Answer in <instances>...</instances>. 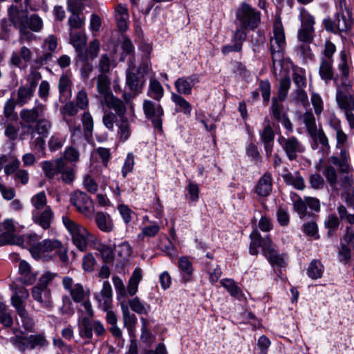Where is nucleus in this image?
<instances>
[{
    "instance_id": "obj_20",
    "label": "nucleus",
    "mask_w": 354,
    "mask_h": 354,
    "mask_svg": "<svg viewBox=\"0 0 354 354\" xmlns=\"http://www.w3.org/2000/svg\"><path fill=\"white\" fill-rule=\"evenodd\" d=\"M94 297L103 310L112 308V288L108 281H104L102 289L99 293L95 294Z\"/></svg>"
},
{
    "instance_id": "obj_15",
    "label": "nucleus",
    "mask_w": 354,
    "mask_h": 354,
    "mask_svg": "<svg viewBox=\"0 0 354 354\" xmlns=\"http://www.w3.org/2000/svg\"><path fill=\"white\" fill-rule=\"evenodd\" d=\"M199 81L198 75L192 74L189 76L178 78L174 83V86L179 94L188 95L192 93V88L198 84Z\"/></svg>"
},
{
    "instance_id": "obj_36",
    "label": "nucleus",
    "mask_w": 354,
    "mask_h": 354,
    "mask_svg": "<svg viewBox=\"0 0 354 354\" xmlns=\"http://www.w3.org/2000/svg\"><path fill=\"white\" fill-rule=\"evenodd\" d=\"M28 297V290L23 287L19 288L15 294L13 295L11 297L12 304L15 308V309H19V308H25L24 302Z\"/></svg>"
},
{
    "instance_id": "obj_22",
    "label": "nucleus",
    "mask_w": 354,
    "mask_h": 354,
    "mask_svg": "<svg viewBox=\"0 0 354 354\" xmlns=\"http://www.w3.org/2000/svg\"><path fill=\"white\" fill-rule=\"evenodd\" d=\"M32 53L30 49L24 46L19 49V53L13 52L11 55L10 63L12 66L22 68L26 66V64L32 59Z\"/></svg>"
},
{
    "instance_id": "obj_11",
    "label": "nucleus",
    "mask_w": 354,
    "mask_h": 354,
    "mask_svg": "<svg viewBox=\"0 0 354 354\" xmlns=\"http://www.w3.org/2000/svg\"><path fill=\"white\" fill-rule=\"evenodd\" d=\"M270 111L273 119L278 122H281L286 129L288 134L293 132L292 123L284 110L283 102L279 101V99H277L276 97H272Z\"/></svg>"
},
{
    "instance_id": "obj_18",
    "label": "nucleus",
    "mask_w": 354,
    "mask_h": 354,
    "mask_svg": "<svg viewBox=\"0 0 354 354\" xmlns=\"http://www.w3.org/2000/svg\"><path fill=\"white\" fill-rule=\"evenodd\" d=\"M32 297L41 306L46 309H51L53 307L51 291L50 289H44L38 287L32 288Z\"/></svg>"
},
{
    "instance_id": "obj_51",
    "label": "nucleus",
    "mask_w": 354,
    "mask_h": 354,
    "mask_svg": "<svg viewBox=\"0 0 354 354\" xmlns=\"http://www.w3.org/2000/svg\"><path fill=\"white\" fill-rule=\"evenodd\" d=\"M57 276V273L49 271L44 272L39 279V281L34 287H38L44 289H50L48 286L52 283L53 279Z\"/></svg>"
},
{
    "instance_id": "obj_21",
    "label": "nucleus",
    "mask_w": 354,
    "mask_h": 354,
    "mask_svg": "<svg viewBox=\"0 0 354 354\" xmlns=\"http://www.w3.org/2000/svg\"><path fill=\"white\" fill-rule=\"evenodd\" d=\"M272 190V177L269 171H266L259 179L254 187V192L259 196L267 197Z\"/></svg>"
},
{
    "instance_id": "obj_47",
    "label": "nucleus",
    "mask_w": 354,
    "mask_h": 354,
    "mask_svg": "<svg viewBox=\"0 0 354 354\" xmlns=\"http://www.w3.org/2000/svg\"><path fill=\"white\" fill-rule=\"evenodd\" d=\"M122 311L124 326H126L129 330H131L135 327L137 322L136 315L131 313L128 306L123 304H122Z\"/></svg>"
},
{
    "instance_id": "obj_4",
    "label": "nucleus",
    "mask_w": 354,
    "mask_h": 354,
    "mask_svg": "<svg viewBox=\"0 0 354 354\" xmlns=\"http://www.w3.org/2000/svg\"><path fill=\"white\" fill-rule=\"evenodd\" d=\"M351 85L343 84L336 93V102L339 109L344 113L351 129H354V95L350 91Z\"/></svg>"
},
{
    "instance_id": "obj_53",
    "label": "nucleus",
    "mask_w": 354,
    "mask_h": 354,
    "mask_svg": "<svg viewBox=\"0 0 354 354\" xmlns=\"http://www.w3.org/2000/svg\"><path fill=\"white\" fill-rule=\"evenodd\" d=\"M290 87V79L288 77L282 78L280 81V86L278 90L277 97H275L279 99V101L283 102L287 97Z\"/></svg>"
},
{
    "instance_id": "obj_23",
    "label": "nucleus",
    "mask_w": 354,
    "mask_h": 354,
    "mask_svg": "<svg viewBox=\"0 0 354 354\" xmlns=\"http://www.w3.org/2000/svg\"><path fill=\"white\" fill-rule=\"evenodd\" d=\"M259 135L260 139L264 146L266 156L267 158H269L272 155L274 147V130L272 127L269 124H268L264 127L262 131H260Z\"/></svg>"
},
{
    "instance_id": "obj_49",
    "label": "nucleus",
    "mask_w": 354,
    "mask_h": 354,
    "mask_svg": "<svg viewBox=\"0 0 354 354\" xmlns=\"http://www.w3.org/2000/svg\"><path fill=\"white\" fill-rule=\"evenodd\" d=\"M31 203L34 207L33 210L39 211L44 209L46 207H50L47 205V198L44 192H40L34 195L31 198Z\"/></svg>"
},
{
    "instance_id": "obj_33",
    "label": "nucleus",
    "mask_w": 354,
    "mask_h": 354,
    "mask_svg": "<svg viewBox=\"0 0 354 354\" xmlns=\"http://www.w3.org/2000/svg\"><path fill=\"white\" fill-rule=\"evenodd\" d=\"M333 60L321 58V64L319 69V73L322 80L326 82L333 79Z\"/></svg>"
},
{
    "instance_id": "obj_42",
    "label": "nucleus",
    "mask_w": 354,
    "mask_h": 354,
    "mask_svg": "<svg viewBox=\"0 0 354 354\" xmlns=\"http://www.w3.org/2000/svg\"><path fill=\"white\" fill-rule=\"evenodd\" d=\"M171 100L178 107V109L176 110L177 111H181L187 115L191 114L192 106L184 97L178 94L173 93Z\"/></svg>"
},
{
    "instance_id": "obj_55",
    "label": "nucleus",
    "mask_w": 354,
    "mask_h": 354,
    "mask_svg": "<svg viewBox=\"0 0 354 354\" xmlns=\"http://www.w3.org/2000/svg\"><path fill=\"white\" fill-rule=\"evenodd\" d=\"M79 107L74 102L70 101L66 102L64 106L60 108V113L64 119L66 116L73 117L77 114Z\"/></svg>"
},
{
    "instance_id": "obj_30",
    "label": "nucleus",
    "mask_w": 354,
    "mask_h": 354,
    "mask_svg": "<svg viewBox=\"0 0 354 354\" xmlns=\"http://www.w3.org/2000/svg\"><path fill=\"white\" fill-rule=\"evenodd\" d=\"M58 169V174H62V179L65 183L70 184L74 180V169L64 159L59 158Z\"/></svg>"
},
{
    "instance_id": "obj_39",
    "label": "nucleus",
    "mask_w": 354,
    "mask_h": 354,
    "mask_svg": "<svg viewBox=\"0 0 354 354\" xmlns=\"http://www.w3.org/2000/svg\"><path fill=\"white\" fill-rule=\"evenodd\" d=\"M16 311L20 317L24 329L29 332H32L35 327L33 318L28 314L26 308H19Z\"/></svg>"
},
{
    "instance_id": "obj_57",
    "label": "nucleus",
    "mask_w": 354,
    "mask_h": 354,
    "mask_svg": "<svg viewBox=\"0 0 354 354\" xmlns=\"http://www.w3.org/2000/svg\"><path fill=\"white\" fill-rule=\"evenodd\" d=\"M0 323L8 328L13 324V319L8 311L6 306L3 303H0Z\"/></svg>"
},
{
    "instance_id": "obj_25",
    "label": "nucleus",
    "mask_w": 354,
    "mask_h": 354,
    "mask_svg": "<svg viewBox=\"0 0 354 354\" xmlns=\"http://www.w3.org/2000/svg\"><path fill=\"white\" fill-rule=\"evenodd\" d=\"M102 102L109 109H113L115 112V114L117 115L118 118H121L126 116L127 108L125 104L122 100L114 96L113 93L106 96L105 98L102 100Z\"/></svg>"
},
{
    "instance_id": "obj_54",
    "label": "nucleus",
    "mask_w": 354,
    "mask_h": 354,
    "mask_svg": "<svg viewBox=\"0 0 354 354\" xmlns=\"http://www.w3.org/2000/svg\"><path fill=\"white\" fill-rule=\"evenodd\" d=\"M335 20L337 32H346L351 26V21L344 14L336 13Z\"/></svg>"
},
{
    "instance_id": "obj_31",
    "label": "nucleus",
    "mask_w": 354,
    "mask_h": 354,
    "mask_svg": "<svg viewBox=\"0 0 354 354\" xmlns=\"http://www.w3.org/2000/svg\"><path fill=\"white\" fill-rule=\"evenodd\" d=\"M95 79L97 80V92L102 95L103 99L105 98L106 96L112 94L110 87L111 81L106 74H99Z\"/></svg>"
},
{
    "instance_id": "obj_64",
    "label": "nucleus",
    "mask_w": 354,
    "mask_h": 354,
    "mask_svg": "<svg viewBox=\"0 0 354 354\" xmlns=\"http://www.w3.org/2000/svg\"><path fill=\"white\" fill-rule=\"evenodd\" d=\"M69 17L68 24L70 26L69 31L73 29H81L84 25V19L81 18L78 13L71 12Z\"/></svg>"
},
{
    "instance_id": "obj_12",
    "label": "nucleus",
    "mask_w": 354,
    "mask_h": 354,
    "mask_svg": "<svg viewBox=\"0 0 354 354\" xmlns=\"http://www.w3.org/2000/svg\"><path fill=\"white\" fill-rule=\"evenodd\" d=\"M315 19L307 12L302 14L301 25L297 32V39L301 43H312L315 34Z\"/></svg>"
},
{
    "instance_id": "obj_40",
    "label": "nucleus",
    "mask_w": 354,
    "mask_h": 354,
    "mask_svg": "<svg viewBox=\"0 0 354 354\" xmlns=\"http://www.w3.org/2000/svg\"><path fill=\"white\" fill-rule=\"evenodd\" d=\"M28 342L29 349L33 350L37 347H45L48 344V342L43 333L30 335L26 336Z\"/></svg>"
},
{
    "instance_id": "obj_29",
    "label": "nucleus",
    "mask_w": 354,
    "mask_h": 354,
    "mask_svg": "<svg viewBox=\"0 0 354 354\" xmlns=\"http://www.w3.org/2000/svg\"><path fill=\"white\" fill-rule=\"evenodd\" d=\"M340 225L341 221L336 214H328L324 220V227L327 230V236L330 239H336Z\"/></svg>"
},
{
    "instance_id": "obj_58",
    "label": "nucleus",
    "mask_w": 354,
    "mask_h": 354,
    "mask_svg": "<svg viewBox=\"0 0 354 354\" xmlns=\"http://www.w3.org/2000/svg\"><path fill=\"white\" fill-rule=\"evenodd\" d=\"M115 250L117 255L121 258L120 261L123 263L127 260L131 253V248L127 242L118 245Z\"/></svg>"
},
{
    "instance_id": "obj_26",
    "label": "nucleus",
    "mask_w": 354,
    "mask_h": 354,
    "mask_svg": "<svg viewBox=\"0 0 354 354\" xmlns=\"http://www.w3.org/2000/svg\"><path fill=\"white\" fill-rule=\"evenodd\" d=\"M95 223L100 230L109 233L114 228L113 222L109 214L103 212H97L94 216Z\"/></svg>"
},
{
    "instance_id": "obj_44",
    "label": "nucleus",
    "mask_w": 354,
    "mask_h": 354,
    "mask_svg": "<svg viewBox=\"0 0 354 354\" xmlns=\"http://www.w3.org/2000/svg\"><path fill=\"white\" fill-rule=\"evenodd\" d=\"M308 133L316 146H317V142H319L324 148L329 149L328 140L322 128H316L312 131L308 132Z\"/></svg>"
},
{
    "instance_id": "obj_3",
    "label": "nucleus",
    "mask_w": 354,
    "mask_h": 354,
    "mask_svg": "<svg viewBox=\"0 0 354 354\" xmlns=\"http://www.w3.org/2000/svg\"><path fill=\"white\" fill-rule=\"evenodd\" d=\"M261 21V13L250 5L242 3L236 10L235 30H254Z\"/></svg>"
},
{
    "instance_id": "obj_56",
    "label": "nucleus",
    "mask_w": 354,
    "mask_h": 354,
    "mask_svg": "<svg viewBox=\"0 0 354 354\" xmlns=\"http://www.w3.org/2000/svg\"><path fill=\"white\" fill-rule=\"evenodd\" d=\"M17 102L13 98L8 99L3 107L4 116L8 119L15 120L17 117V113L15 112V109Z\"/></svg>"
},
{
    "instance_id": "obj_7",
    "label": "nucleus",
    "mask_w": 354,
    "mask_h": 354,
    "mask_svg": "<svg viewBox=\"0 0 354 354\" xmlns=\"http://www.w3.org/2000/svg\"><path fill=\"white\" fill-rule=\"evenodd\" d=\"M70 201L78 212L87 218H93L94 213L93 201L85 192L80 190L74 192L71 194Z\"/></svg>"
},
{
    "instance_id": "obj_19",
    "label": "nucleus",
    "mask_w": 354,
    "mask_h": 354,
    "mask_svg": "<svg viewBox=\"0 0 354 354\" xmlns=\"http://www.w3.org/2000/svg\"><path fill=\"white\" fill-rule=\"evenodd\" d=\"M247 37V32L235 30L232 37L233 44L225 45L221 48L223 55H227L231 52L240 53L242 50L243 43Z\"/></svg>"
},
{
    "instance_id": "obj_60",
    "label": "nucleus",
    "mask_w": 354,
    "mask_h": 354,
    "mask_svg": "<svg viewBox=\"0 0 354 354\" xmlns=\"http://www.w3.org/2000/svg\"><path fill=\"white\" fill-rule=\"evenodd\" d=\"M88 97L84 89L79 91L75 96V104L80 110H86L88 107Z\"/></svg>"
},
{
    "instance_id": "obj_61",
    "label": "nucleus",
    "mask_w": 354,
    "mask_h": 354,
    "mask_svg": "<svg viewBox=\"0 0 354 354\" xmlns=\"http://www.w3.org/2000/svg\"><path fill=\"white\" fill-rule=\"evenodd\" d=\"M10 342L21 352L29 349L26 336L15 335L10 339Z\"/></svg>"
},
{
    "instance_id": "obj_9",
    "label": "nucleus",
    "mask_w": 354,
    "mask_h": 354,
    "mask_svg": "<svg viewBox=\"0 0 354 354\" xmlns=\"http://www.w3.org/2000/svg\"><path fill=\"white\" fill-rule=\"evenodd\" d=\"M41 78L39 73L32 72L28 77V84L21 86L17 89V97L15 100L18 105L24 106L32 97L39 80Z\"/></svg>"
},
{
    "instance_id": "obj_63",
    "label": "nucleus",
    "mask_w": 354,
    "mask_h": 354,
    "mask_svg": "<svg viewBox=\"0 0 354 354\" xmlns=\"http://www.w3.org/2000/svg\"><path fill=\"white\" fill-rule=\"evenodd\" d=\"M118 115L111 111H104L102 117L103 124L110 131L114 129V124L118 120Z\"/></svg>"
},
{
    "instance_id": "obj_13",
    "label": "nucleus",
    "mask_w": 354,
    "mask_h": 354,
    "mask_svg": "<svg viewBox=\"0 0 354 354\" xmlns=\"http://www.w3.org/2000/svg\"><path fill=\"white\" fill-rule=\"evenodd\" d=\"M62 242L57 239H45L30 246V252L34 258H39L45 253L55 252L62 246Z\"/></svg>"
},
{
    "instance_id": "obj_28",
    "label": "nucleus",
    "mask_w": 354,
    "mask_h": 354,
    "mask_svg": "<svg viewBox=\"0 0 354 354\" xmlns=\"http://www.w3.org/2000/svg\"><path fill=\"white\" fill-rule=\"evenodd\" d=\"M250 254L252 255H257L259 253L258 248H261L262 252L263 253L264 244L267 242H272L269 236L262 238L261 234L257 230H254L250 234Z\"/></svg>"
},
{
    "instance_id": "obj_45",
    "label": "nucleus",
    "mask_w": 354,
    "mask_h": 354,
    "mask_svg": "<svg viewBox=\"0 0 354 354\" xmlns=\"http://www.w3.org/2000/svg\"><path fill=\"white\" fill-rule=\"evenodd\" d=\"M120 123L118 124V135L121 141H126L130 137L131 131L129 120L127 116L120 118Z\"/></svg>"
},
{
    "instance_id": "obj_17",
    "label": "nucleus",
    "mask_w": 354,
    "mask_h": 354,
    "mask_svg": "<svg viewBox=\"0 0 354 354\" xmlns=\"http://www.w3.org/2000/svg\"><path fill=\"white\" fill-rule=\"evenodd\" d=\"M32 217L33 221L41 226L44 230L50 228L54 214L50 207H46L44 209L32 210Z\"/></svg>"
},
{
    "instance_id": "obj_5",
    "label": "nucleus",
    "mask_w": 354,
    "mask_h": 354,
    "mask_svg": "<svg viewBox=\"0 0 354 354\" xmlns=\"http://www.w3.org/2000/svg\"><path fill=\"white\" fill-rule=\"evenodd\" d=\"M79 335L82 338L91 339L93 333L97 337H103L106 332L103 324L99 320H93L84 317L79 321Z\"/></svg>"
},
{
    "instance_id": "obj_46",
    "label": "nucleus",
    "mask_w": 354,
    "mask_h": 354,
    "mask_svg": "<svg viewBox=\"0 0 354 354\" xmlns=\"http://www.w3.org/2000/svg\"><path fill=\"white\" fill-rule=\"evenodd\" d=\"M324 266L319 261L313 260L309 264L307 274L313 279L321 278L323 274Z\"/></svg>"
},
{
    "instance_id": "obj_34",
    "label": "nucleus",
    "mask_w": 354,
    "mask_h": 354,
    "mask_svg": "<svg viewBox=\"0 0 354 354\" xmlns=\"http://www.w3.org/2000/svg\"><path fill=\"white\" fill-rule=\"evenodd\" d=\"M88 234L86 229L83 227L71 235L74 244L81 251L85 250L87 247V236Z\"/></svg>"
},
{
    "instance_id": "obj_24",
    "label": "nucleus",
    "mask_w": 354,
    "mask_h": 354,
    "mask_svg": "<svg viewBox=\"0 0 354 354\" xmlns=\"http://www.w3.org/2000/svg\"><path fill=\"white\" fill-rule=\"evenodd\" d=\"M339 156V158L335 156H331L328 160L333 165L338 167L340 173L348 174L352 170L351 166L348 162L350 156L345 149H341Z\"/></svg>"
},
{
    "instance_id": "obj_41",
    "label": "nucleus",
    "mask_w": 354,
    "mask_h": 354,
    "mask_svg": "<svg viewBox=\"0 0 354 354\" xmlns=\"http://www.w3.org/2000/svg\"><path fill=\"white\" fill-rule=\"evenodd\" d=\"M178 268L184 273V281H189L193 273V266L192 262L187 257H182L178 260Z\"/></svg>"
},
{
    "instance_id": "obj_52",
    "label": "nucleus",
    "mask_w": 354,
    "mask_h": 354,
    "mask_svg": "<svg viewBox=\"0 0 354 354\" xmlns=\"http://www.w3.org/2000/svg\"><path fill=\"white\" fill-rule=\"evenodd\" d=\"M84 133L91 135L93 131L94 122L92 115L88 111H84L81 116Z\"/></svg>"
},
{
    "instance_id": "obj_35",
    "label": "nucleus",
    "mask_w": 354,
    "mask_h": 354,
    "mask_svg": "<svg viewBox=\"0 0 354 354\" xmlns=\"http://www.w3.org/2000/svg\"><path fill=\"white\" fill-rule=\"evenodd\" d=\"M322 174L327 183L333 189H335L338 184V174L333 165H327L323 167Z\"/></svg>"
},
{
    "instance_id": "obj_27",
    "label": "nucleus",
    "mask_w": 354,
    "mask_h": 354,
    "mask_svg": "<svg viewBox=\"0 0 354 354\" xmlns=\"http://www.w3.org/2000/svg\"><path fill=\"white\" fill-rule=\"evenodd\" d=\"M51 127V122L46 118H40L35 125L27 126L32 138H34L36 133L40 136L48 137Z\"/></svg>"
},
{
    "instance_id": "obj_2",
    "label": "nucleus",
    "mask_w": 354,
    "mask_h": 354,
    "mask_svg": "<svg viewBox=\"0 0 354 354\" xmlns=\"http://www.w3.org/2000/svg\"><path fill=\"white\" fill-rule=\"evenodd\" d=\"M151 69L149 58H143L138 67L135 65V57L131 55L126 71V85L133 94L136 96L142 92L147 81V75Z\"/></svg>"
},
{
    "instance_id": "obj_8",
    "label": "nucleus",
    "mask_w": 354,
    "mask_h": 354,
    "mask_svg": "<svg viewBox=\"0 0 354 354\" xmlns=\"http://www.w3.org/2000/svg\"><path fill=\"white\" fill-rule=\"evenodd\" d=\"M145 118L150 120L154 129L160 133L162 132V117L164 110L160 104H156L151 100H145L142 104Z\"/></svg>"
},
{
    "instance_id": "obj_38",
    "label": "nucleus",
    "mask_w": 354,
    "mask_h": 354,
    "mask_svg": "<svg viewBox=\"0 0 354 354\" xmlns=\"http://www.w3.org/2000/svg\"><path fill=\"white\" fill-rule=\"evenodd\" d=\"M70 43L73 46L75 50L81 49L85 47L86 44L87 37L83 32H74L71 30L69 31Z\"/></svg>"
},
{
    "instance_id": "obj_62",
    "label": "nucleus",
    "mask_w": 354,
    "mask_h": 354,
    "mask_svg": "<svg viewBox=\"0 0 354 354\" xmlns=\"http://www.w3.org/2000/svg\"><path fill=\"white\" fill-rule=\"evenodd\" d=\"M52 59L53 53L46 52L34 59L31 65V68L34 69H39L43 66L47 64L49 62L52 60Z\"/></svg>"
},
{
    "instance_id": "obj_32",
    "label": "nucleus",
    "mask_w": 354,
    "mask_h": 354,
    "mask_svg": "<svg viewBox=\"0 0 354 354\" xmlns=\"http://www.w3.org/2000/svg\"><path fill=\"white\" fill-rule=\"evenodd\" d=\"M147 95L158 102L163 97L164 88L158 80L150 79Z\"/></svg>"
},
{
    "instance_id": "obj_48",
    "label": "nucleus",
    "mask_w": 354,
    "mask_h": 354,
    "mask_svg": "<svg viewBox=\"0 0 354 354\" xmlns=\"http://www.w3.org/2000/svg\"><path fill=\"white\" fill-rule=\"evenodd\" d=\"M221 283L227 289L232 297L240 298L242 296V291L241 288L236 284L234 280L230 279H224L221 281Z\"/></svg>"
},
{
    "instance_id": "obj_59",
    "label": "nucleus",
    "mask_w": 354,
    "mask_h": 354,
    "mask_svg": "<svg viewBox=\"0 0 354 354\" xmlns=\"http://www.w3.org/2000/svg\"><path fill=\"white\" fill-rule=\"evenodd\" d=\"M69 292L72 299L76 303L83 301L86 295L84 288L80 283L75 284Z\"/></svg>"
},
{
    "instance_id": "obj_37",
    "label": "nucleus",
    "mask_w": 354,
    "mask_h": 354,
    "mask_svg": "<svg viewBox=\"0 0 354 354\" xmlns=\"http://www.w3.org/2000/svg\"><path fill=\"white\" fill-rule=\"evenodd\" d=\"M142 270L136 268L129 281L127 286V292L129 295L133 296L138 291V287L142 279Z\"/></svg>"
},
{
    "instance_id": "obj_1",
    "label": "nucleus",
    "mask_w": 354,
    "mask_h": 354,
    "mask_svg": "<svg viewBox=\"0 0 354 354\" xmlns=\"http://www.w3.org/2000/svg\"><path fill=\"white\" fill-rule=\"evenodd\" d=\"M28 9H20L12 4L8 8V19L14 28L19 31L18 41L20 44L30 42L34 38L32 32H39L43 28V20L37 14L28 16Z\"/></svg>"
},
{
    "instance_id": "obj_43",
    "label": "nucleus",
    "mask_w": 354,
    "mask_h": 354,
    "mask_svg": "<svg viewBox=\"0 0 354 354\" xmlns=\"http://www.w3.org/2000/svg\"><path fill=\"white\" fill-rule=\"evenodd\" d=\"M24 243V240L19 236H16L15 234L10 232H4L0 234V246L6 245H19Z\"/></svg>"
},
{
    "instance_id": "obj_10",
    "label": "nucleus",
    "mask_w": 354,
    "mask_h": 354,
    "mask_svg": "<svg viewBox=\"0 0 354 354\" xmlns=\"http://www.w3.org/2000/svg\"><path fill=\"white\" fill-rule=\"evenodd\" d=\"M277 142L290 161L297 160L298 155L303 153L306 150L302 142L295 136L286 138L280 136L277 138Z\"/></svg>"
},
{
    "instance_id": "obj_16",
    "label": "nucleus",
    "mask_w": 354,
    "mask_h": 354,
    "mask_svg": "<svg viewBox=\"0 0 354 354\" xmlns=\"http://www.w3.org/2000/svg\"><path fill=\"white\" fill-rule=\"evenodd\" d=\"M43 113V109L40 107L35 106L32 109H23L19 116L21 120V127L27 128V126H32V124L36 123Z\"/></svg>"
},
{
    "instance_id": "obj_50",
    "label": "nucleus",
    "mask_w": 354,
    "mask_h": 354,
    "mask_svg": "<svg viewBox=\"0 0 354 354\" xmlns=\"http://www.w3.org/2000/svg\"><path fill=\"white\" fill-rule=\"evenodd\" d=\"M58 163L59 158L55 162L46 160L42 162V169L46 177L48 178H53L58 174Z\"/></svg>"
},
{
    "instance_id": "obj_6",
    "label": "nucleus",
    "mask_w": 354,
    "mask_h": 354,
    "mask_svg": "<svg viewBox=\"0 0 354 354\" xmlns=\"http://www.w3.org/2000/svg\"><path fill=\"white\" fill-rule=\"evenodd\" d=\"M270 51L271 53L273 67L277 62L283 59V50L286 46L285 34L282 27L277 26L274 29V36L270 38Z\"/></svg>"
},
{
    "instance_id": "obj_14",
    "label": "nucleus",
    "mask_w": 354,
    "mask_h": 354,
    "mask_svg": "<svg viewBox=\"0 0 354 354\" xmlns=\"http://www.w3.org/2000/svg\"><path fill=\"white\" fill-rule=\"evenodd\" d=\"M263 255L272 266L283 268L286 265L285 255L278 252L273 242H267L264 244Z\"/></svg>"
}]
</instances>
